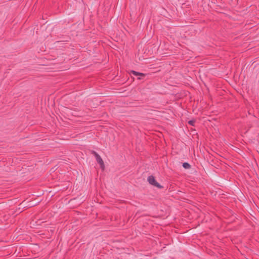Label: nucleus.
<instances>
[{"label": "nucleus", "instance_id": "f257e3e1", "mask_svg": "<svg viewBox=\"0 0 259 259\" xmlns=\"http://www.w3.org/2000/svg\"><path fill=\"white\" fill-rule=\"evenodd\" d=\"M147 181L148 183L154 187H156L159 189H162L163 188L162 186H161L160 184H159L156 181L155 177L152 175L149 176L147 178Z\"/></svg>", "mask_w": 259, "mask_h": 259}, {"label": "nucleus", "instance_id": "f03ea898", "mask_svg": "<svg viewBox=\"0 0 259 259\" xmlns=\"http://www.w3.org/2000/svg\"><path fill=\"white\" fill-rule=\"evenodd\" d=\"M131 73H132L133 75H135V76H140V77H138L137 79H139V80H141V79L143 78V77H145L146 76V74H144V73H141V72H137L136 71H134V70H132L131 71Z\"/></svg>", "mask_w": 259, "mask_h": 259}, {"label": "nucleus", "instance_id": "7ed1b4c3", "mask_svg": "<svg viewBox=\"0 0 259 259\" xmlns=\"http://www.w3.org/2000/svg\"><path fill=\"white\" fill-rule=\"evenodd\" d=\"M96 159L97 162L100 164L101 168L103 170H104L105 165L101 157L99 155L97 158H96Z\"/></svg>", "mask_w": 259, "mask_h": 259}, {"label": "nucleus", "instance_id": "20e7f679", "mask_svg": "<svg viewBox=\"0 0 259 259\" xmlns=\"http://www.w3.org/2000/svg\"><path fill=\"white\" fill-rule=\"evenodd\" d=\"M183 167L185 169H190L191 167V165L188 162L183 163Z\"/></svg>", "mask_w": 259, "mask_h": 259}, {"label": "nucleus", "instance_id": "39448f33", "mask_svg": "<svg viewBox=\"0 0 259 259\" xmlns=\"http://www.w3.org/2000/svg\"><path fill=\"white\" fill-rule=\"evenodd\" d=\"M195 123V120H191L188 121V123L192 126H194Z\"/></svg>", "mask_w": 259, "mask_h": 259}, {"label": "nucleus", "instance_id": "423d86ee", "mask_svg": "<svg viewBox=\"0 0 259 259\" xmlns=\"http://www.w3.org/2000/svg\"><path fill=\"white\" fill-rule=\"evenodd\" d=\"M92 154H93L96 158L99 156V155L95 151H92Z\"/></svg>", "mask_w": 259, "mask_h": 259}]
</instances>
